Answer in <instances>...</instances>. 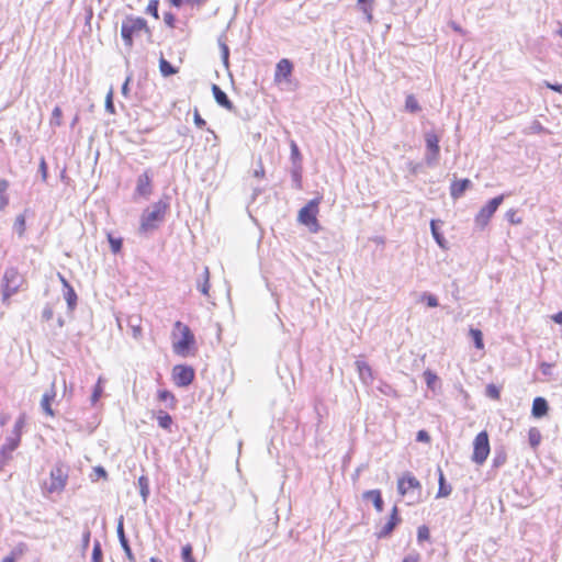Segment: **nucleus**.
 Instances as JSON below:
<instances>
[{
  "instance_id": "36",
  "label": "nucleus",
  "mask_w": 562,
  "mask_h": 562,
  "mask_svg": "<svg viewBox=\"0 0 562 562\" xmlns=\"http://www.w3.org/2000/svg\"><path fill=\"white\" fill-rule=\"evenodd\" d=\"M405 109L411 113H416L420 111V105L413 94L406 97Z\"/></svg>"
},
{
  "instance_id": "57",
  "label": "nucleus",
  "mask_w": 562,
  "mask_h": 562,
  "mask_svg": "<svg viewBox=\"0 0 562 562\" xmlns=\"http://www.w3.org/2000/svg\"><path fill=\"white\" fill-rule=\"evenodd\" d=\"M506 217L512 224H519L521 222L520 218L516 216V211L514 210H509L506 213Z\"/></svg>"
},
{
  "instance_id": "9",
  "label": "nucleus",
  "mask_w": 562,
  "mask_h": 562,
  "mask_svg": "<svg viewBox=\"0 0 562 562\" xmlns=\"http://www.w3.org/2000/svg\"><path fill=\"white\" fill-rule=\"evenodd\" d=\"M490 453V441L486 431H481L476 435L473 442L472 461L476 464H483Z\"/></svg>"
},
{
  "instance_id": "58",
  "label": "nucleus",
  "mask_w": 562,
  "mask_h": 562,
  "mask_svg": "<svg viewBox=\"0 0 562 562\" xmlns=\"http://www.w3.org/2000/svg\"><path fill=\"white\" fill-rule=\"evenodd\" d=\"M552 367H553V364H551V363L542 362V363L540 364L541 373H542L543 375H551V373H552Z\"/></svg>"
},
{
  "instance_id": "64",
  "label": "nucleus",
  "mask_w": 562,
  "mask_h": 562,
  "mask_svg": "<svg viewBox=\"0 0 562 562\" xmlns=\"http://www.w3.org/2000/svg\"><path fill=\"white\" fill-rule=\"evenodd\" d=\"M547 87L553 91H557L559 93H562V85L559 83H549L547 82Z\"/></svg>"
},
{
  "instance_id": "53",
  "label": "nucleus",
  "mask_w": 562,
  "mask_h": 562,
  "mask_svg": "<svg viewBox=\"0 0 562 562\" xmlns=\"http://www.w3.org/2000/svg\"><path fill=\"white\" fill-rule=\"evenodd\" d=\"M164 21L169 27H175L176 16L171 12H166L164 14Z\"/></svg>"
},
{
  "instance_id": "49",
  "label": "nucleus",
  "mask_w": 562,
  "mask_h": 562,
  "mask_svg": "<svg viewBox=\"0 0 562 562\" xmlns=\"http://www.w3.org/2000/svg\"><path fill=\"white\" fill-rule=\"evenodd\" d=\"M105 110L113 114L115 112L114 104H113V91L110 90L105 98Z\"/></svg>"
},
{
  "instance_id": "28",
  "label": "nucleus",
  "mask_w": 562,
  "mask_h": 562,
  "mask_svg": "<svg viewBox=\"0 0 562 562\" xmlns=\"http://www.w3.org/2000/svg\"><path fill=\"white\" fill-rule=\"evenodd\" d=\"M290 149H291L290 158L292 161V166H302V155H301L297 144L294 140H291Z\"/></svg>"
},
{
  "instance_id": "27",
  "label": "nucleus",
  "mask_w": 562,
  "mask_h": 562,
  "mask_svg": "<svg viewBox=\"0 0 562 562\" xmlns=\"http://www.w3.org/2000/svg\"><path fill=\"white\" fill-rule=\"evenodd\" d=\"M128 326L132 330L133 337L135 339H139L142 337L140 318L138 316L128 317Z\"/></svg>"
},
{
  "instance_id": "59",
  "label": "nucleus",
  "mask_w": 562,
  "mask_h": 562,
  "mask_svg": "<svg viewBox=\"0 0 562 562\" xmlns=\"http://www.w3.org/2000/svg\"><path fill=\"white\" fill-rule=\"evenodd\" d=\"M40 172L42 175L43 181H45L47 178V165L44 158H42L40 162Z\"/></svg>"
},
{
  "instance_id": "55",
  "label": "nucleus",
  "mask_w": 562,
  "mask_h": 562,
  "mask_svg": "<svg viewBox=\"0 0 562 562\" xmlns=\"http://www.w3.org/2000/svg\"><path fill=\"white\" fill-rule=\"evenodd\" d=\"M54 316V311L52 308V306L49 305H46L43 310V313H42V318L44 321H50Z\"/></svg>"
},
{
  "instance_id": "40",
  "label": "nucleus",
  "mask_w": 562,
  "mask_h": 562,
  "mask_svg": "<svg viewBox=\"0 0 562 562\" xmlns=\"http://www.w3.org/2000/svg\"><path fill=\"white\" fill-rule=\"evenodd\" d=\"M424 378H425V382L427 384V386L431 390L435 389V383L437 382L438 380V376L436 373H434L432 371L430 370H426L424 372Z\"/></svg>"
},
{
  "instance_id": "17",
  "label": "nucleus",
  "mask_w": 562,
  "mask_h": 562,
  "mask_svg": "<svg viewBox=\"0 0 562 562\" xmlns=\"http://www.w3.org/2000/svg\"><path fill=\"white\" fill-rule=\"evenodd\" d=\"M362 498L371 501L378 513H382L384 509V502L380 490L366 491L362 494Z\"/></svg>"
},
{
  "instance_id": "14",
  "label": "nucleus",
  "mask_w": 562,
  "mask_h": 562,
  "mask_svg": "<svg viewBox=\"0 0 562 562\" xmlns=\"http://www.w3.org/2000/svg\"><path fill=\"white\" fill-rule=\"evenodd\" d=\"M212 92H213V97H214L216 103L220 106H222V108H224V109H226L227 111H231V112H235L236 111L235 105L229 100V98L226 94V92L223 91L220 86L213 83L212 85Z\"/></svg>"
},
{
  "instance_id": "42",
  "label": "nucleus",
  "mask_w": 562,
  "mask_h": 562,
  "mask_svg": "<svg viewBox=\"0 0 562 562\" xmlns=\"http://www.w3.org/2000/svg\"><path fill=\"white\" fill-rule=\"evenodd\" d=\"M91 562H102V548L99 540H95L93 543Z\"/></svg>"
},
{
  "instance_id": "2",
  "label": "nucleus",
  "mask_w": 562,
  "mask_h": 562,
  "mask_svg": "<svg viewBox=\"0 0 562 562\" xmlns=\"http://www.w3.org/2000/svg\"><path fill=\"white\" fill-rule=\"evenodd\" d=\"M146 32L150 34V29L147 25V21L140 16L127 15L121 26V36L124 41L125 46L131 49L134 44V36L139 32Z\"/></svg>"
},
{
  "instance_id": "32",
  "label": "nucleus",
  "mask_w": 562,
  "mask_h": 562,
  "mask_svg": "<svg viewBox=\"0 0 562 562\" xmlns=\"http://www.w3.org/2000/svg\"><path fill=\"white\" fill-rule=\"evenodd\" d=\"M55 396V393H45L42 397V401H41V407L42 409L49 416H54V412L50 407V402L53 401Z\"/></svg>"
},
{
  "instance_id": "56",
  "label": "nucleus",
  "mask_w": 562,
  "mask_h": 562,
  "mask_svg": "<svg viewBox=\"0 0 562 562\" xmlns=\"http://www.w3.org/2000/svg\"><path fill=\"white\" fill-rule=\"evenodd\" d=\"M416 440L419 442H429L430 436L426 430H419L416 435Z\"/></svg>"
},
{
  "instance_id": "7",
  "label": "nucleus",
  "mask_w": 562,
  "mask_h": 562,
  "mask_svg": "<svg viewBox=\"0 0 562 562\" xmlns=\"http://www.w3.org/2000/svg\"><path fill=\"white\" fill-rule=\"evenodd\" d=\"M439 136L434 132L429 131L425 133V143H426V155L425 161L427 166L434 167L439 161L440 156V147H439Z\"/></svg>"
},
{
  "instance_id": "35",
  "label": "nucleus",
  "mask_w": 562,
  "mask_h": 562,
  "mask_svg": "<svg viewBox=\"0 0 562 562\" xmlns=\"http://www.w3.org/2000/svg\"><path fill=\"white\" fill-rule=\"evenodd\" d=\"M528 440H529V445L532 448H537L540 445L541 434H540L538 428L532 427V428L529 429Z\"/></svg>"
},
{
  "instance_id": "26",
  "label": "nucleus",
  "mask_w": 562,
  "mask_h": 562,
  "mask_svg": "<svg viewBox=\"0 0 562 562\" xmlns=\"http://www.w3.org/2000/svg\"><path fill=\"white\" fill-rule=\"evenodd\" d=\"M159 69L164 77H169L178 72V69L172 66L168 60H166L162 56L159 59Z\"/></svg>"
},
{
  "instance_id": "62",
  "label": "nucleus",
  "mask_w": 562,
  "mask_h": 562,
  "mask_svg": "<svg viewBox=\"0 0 562 562\" xmlns=\"http://www.w3.org/2000/svg\"><path fill=\"white\" fill-rule=\"evenodd\" d=\"M449 25L452 27L453 31L464 35L465 31L454 21H450Z\"/></svg>"
},
{
  "instance_id": "41",
  "label": "nucleus",
  "mask_w": 562,
  "mask_h": 562,
  "mask_svg": "<svg viewBox=\"0 0 562 562\" xmlns=\"http://www.w3.org/2000/svg\"><path fill=\"white\" fill-rule=\"evenodd\" d=\"M181 558H182L183 562H195L193 554H192V546L191 544H186L182 547Z\"/></svg>"
},
{
  "instance_id": "29",
  "label": "nucleus",
  "mask_w": 562,
  "mask_h": 562,
  "mask_svg": "<svg viewBox=\"0 0 562 562\" xmlns=\"http://www.w3.org/2000/svg\"><path fill=\"white\" fill-rule=\"evenodd\" d=\"M451 486L446 484L442 471L439 469V490L437 497H447L451 494Z\"/></svg>"
},
{
  "instance_id": "39",
  "label": "nucleus",
  "mask_w": 562,
  "mask_h": 562,
  "mask_svg": "<svg viewBox=\"0 0 562 562\" xmlns=\"http://www.w3.org/2000/svg\"><path fill=\"white\" fill-rule=\"evenodd\" d=\"M158 5H159V1L158 0H150L148 2V4H147V8H146V13L150 14L156 20L159 19Z\"/></svg>"
},
{
  "instance_id": "52",
  "label": "nucleus",
  "mask_w": 562,
  "mask_h": 562,
  "mask_svg": "<svg viewBox=\"0 0 562 562\" xmlns=\"http://www.w3.org/2000/svg\"><path fill=\"white\" fill-rule=\"evenodd\" d=\"M193 119H194V124L199 128H203L206 125L205 120L201 117L198 109L194 110Z\"/></svg>"
},
{
  "instance_id": "22",
  "label": "nucleus",
  "mask_w": 562,
  "mask_h": 562,
  "mask_svg": "<svg viewBox=\"0 0 562 562\" xmlns=\"http://www.w3.org/2000/svg\"><path fill=\"white\" fill-rule=\"evenodd\" d=\"M471 186V181L469 179H462L458 181H453L450 187V194L453 199H459L463 195L465 190Z\"/></svg>"
},
{
  "instance_id": "34",
  "label": "nucleus",
  "mask_w": 562,
  "mask_h": 562,
  "mask_svg": "<svg viewBox=\"0 0 562 562\" xmlns=\"http://www.w3.org/2000/svg\"><path fill=\"white\" fill-rule=\"evenodd\" d=\"M138 487H139V494L144 501V503L147 502L148 495H149V483L148 479L144 475H142L138 479Z\"/></svg>"
},
{
  "instance_id": "60",
  "label": "nucleus",
  "mask_w": 562,
  "mask_h": 562,
  "mask_svg": "<svg viewBox=\"0 0 562 562\" xmlns=\"http://www.w3.org/2000/svg\"><path fill=\"white\" fill-rule=\"evenodd\" d=\"M419 554L418 553H411L407 554L402 562H419Z\"/></svg>"
},
{
  "instance_id": "12",
  "label": "nucleus",
  "mask_w": 562,
  "mask_h": 562,
  "mask_svg": "<svg viewBox=\"0 0 562 562\" xmlns=\"http://www.w3.org/2000/svg\"><path fill=\"white\" fill-rule=\"evenodd\" d=\"M319 199L311 200L299 212V221L305 225H317L316 214L318 212Z\"/></svg>"
},
{
  "instance_id": "31",
  "label": "nucleus",
  "mask_w": 562,
  "mask_h": 562,
  "mask_svg": "<svg viewBox=\"0 0 562 562\" xmlns=\"http://www.w3.org/2000/svg\"><path fill=\"white\" fill-rule=\"evenodd\" d=\"M469 336L472 338L475 348H477V349L484 348L483 334L480 329L471 327L469 330Z\"/></svg>"
},
{
  "instance_id": "3",
  "label": "nucleus",
  "mask_w": 562,
  "mask_h": 562,
  "mask_svg": "<svg viewBox=\"0 0 562 562\" xmlns=\"http://www.w3.org/2000/svg\"><path fill=\"white\" fill-rule=\"evenodd\" d=\"M23 283L24 278L15 267L7 268L1 280L2 303L8 305L10 297L19 292Z\"/></svg>"
},
{
  "instance_id": "16",
  "label": "nucleus",
  "mask_w": 562,
  "mask_h": 562,
  "mask_svg": "<svg viewBox=\"0 0 562 562\" xmlns=\"http://www.w3.org/2000/svg\"><path fill=\"white\" fill-rule=\"evenodd\" d=\"M116 532H117L120 544H121L122 549L124 550V552L126 554V558L131 562H135V557H134V554L132 552V549L130 547V542H128V540H127V538L125 536L124 525H123V516H121L119 518Z\"/></svg>"
},
{
  "instance_id": "44",
  "label": "nucleus",
  "mask_w": 562,
  "mask_h": 562,
  "mask_svg": "<svg viewBox=\"0 0 562 562\" xmlns=\"http://www.w3.org/2000/svg\"><path fill=\"white\" fill-rule=\"evenodd\" d=\"M430 537V532H429V529L427 526L423 525V526H419L418 529H417V540L418 542H423V541H426L428 540Z\"/></svg>"
},
{
  "instance_id": "51",
  "label": "nucleus",
  "mask_w": 562,
  "mask_h": 562,
  "mask_svg": "<svg viewBox=\"0 0 562 562\" xmlns=\"http://www.w3.org/2000/svg\"><path fill=\"white\" fill-rule=\"evenodd\" d=\"M102 391L103 390H102V387L100 385V381H99L98 384L94 386V390H93V392L91 394V398L90 400H91L92 404H95L99 401V398H100V396L102 394Z\"/></svg>"
},
{
  "instance_id": "38",
  "label": "nucleus",
  "mask_w": 562,
  "mask_h": 562,
  "mask_svg": "<svg viewBox=\"0 0 562 562\" xmlns=\"http://www.w3.org/2000/svg\"><path fill=\"white\" fill-rule=\"evenodd\" d=\"M485 395L492 400L498 401L501 398V390L493 383L487 384L485 389Z\"/></svg>"
},
{
  "instance_id": "30",
  "label": "nucleus",
  "mask_w": 562,
  "mask_h": 562,
  "mask_svg": "<svg viewBox=\"0 0 562 562\" xmlns=\"http://www.w3.org/2000/svg\"><path fill=\"white\" fill-rule=\"evenodd\" d=\"M157 422L161 428L170 431V428L172 425V417L168 413H166L164 411H159V414L157 416Z\"/></svg>"
},
{
  "instance_id": "37",
  "label": "nucleus",
  "mask_w": 562,
  "mask_h": 562,
  "mask_svg": "<svg viewBox=\"0 0 562 562\" xmlns=\"http://www.w3.org/2000/svg\"><path fill=\"white\" fill-rule=\"evenodd\" d=\"M13 229L20 237L23 236L25 232V216L23 214H20L15 217Z\"/></svg>"
},
{
  "instance_id": "18",
  "label": "nucleus",
  "mask_w": 562,
  "mask_h": 562,
  "mask_svg": "<svg viewBox=\"0 0 562 562\" xmlns=\"http://www.w3.org/2000/svg\"><path fill=\"white\" fill-rule=\"evenodd\" d=\"M549 405L544 397L538 396L532 402L531 414L536 418H541L548 414Z\"/></svg>"
},
{
  "instance_id": "10",
  "label": "nucleus",
  "mask_w": 562,
  "mask_h": 562,
  "mask_svg": "<svg viewBox=\"0 0 562 562\" xmlns=\"http://www.w3.org/2000/svg\"><path fill=\"white\" fill-rule=\"evenodd\" d=\"M503 201H504L503 194L490 200L476 214V216H475L476 226H479L480 228H484L488 224L491 217L497 211L498 206L503 203Z\"/></svg>"
},
{
  "instance_id": "48",
  "label": "nucleus",
  "mask_w": 562,
  "mask_h": 562,
  "mask_svg": "<svg viewBox=\"0 0 562 562\" xmlns=\"http://www.w3.org/2000/svg\"><path fill=\"white\" fill-rule=\"evenodd\" d=\"M423 300L426 301V303L429 307H437L439 305L438 299L434 294L424 293Z\"/></svg>"
},
{
  "instance_id": "33",
  "label": "nucleus",
  "mask_w": 562,
  "mask_h": 562,
  "mask_svg": "<svg viewBox=\"0 0 562 562\" xmlns=\"http://www.w3.org/2000/svg\"><path fill=\"white\" fill-rule=\"evenodd\" d=\"M291 177L295 189L302 188V166H292Z\"/></svg>"
},
{
  "instance_id": "46",
  "label": "nucleus",
  "mask_w": 562,
  "mask_h": 562,
  "mask_svg": "<svg viewBox=\"0 0 562 562\" xmlns=\"http://www.w3.org/2000/svg\"><path fill=\"white\" fill-rule=\"evenodd\" d=\"M430 228L435 240L438 243L440 247H443L445 239L442 235L437 231L435 221H431Z\"/></svg>"
},
{
  "instance_id": "50",
  "label": "nucleus",
  "mask_w": 562,
  "mask_h": 562,
  "mask_svg": "<svg viewBox=\"0 0 562 562\" xmlns=\"http://www.w3.org/2000/svg\"><path fill=\"white\" fill-rule=\"evenodd\" d=\"M106 475H108V473H106V471H105V469L103 467H95V468H93V475H92V477H93L92 480L93 481H97V480H99L101 477L102 479H106Z\"/></svg>"
},
{
  "instance_id": "11",
  "label": "nucleus",
  "mask_w": 562,
  "mask_h": 562,
  "mask_svg": "<svg viewBox=\"0 0 562 562\" xmlns=\"http://www.w3.org/2000/svg\"><path fill=\"white\" fill-rule=\"evenodd\" d=\"M194 369L186 364H177L172 369L175 384L179 387H187L194 379Z\"/></svg>"
},
{
  "instance_id": "63",
  "label": "nucleus",
  "mask_w": 562,
  "mask_h": 562,
  "mask_svg": "<svg viewBox=\"0 0 562 562\" xmlns=\"http://www.w3.org/2000/svg\"><path fill=\"white\" fill-rule=\"evenodd\" d=\"M9 204V196L7 194L0 195V210H4Z\"/></svg>"
},
{
  "instance_id": "47",
  "label": "nucleus",
  "mask_w": 562,
  "mask_h": 562,
  "mask_svg": "<svg viewBox=\"0 0 562 562\" xmlns=\"http://www.w3.org/2000/svg\"><path fill=\"white\" fill-rule=\"evenodd\" d=\"M109 243H110V246H111V250L114 254H117L121 250V248H122V239L109 236Z\"/></svg>"
},
{
  "instance_id": "20",
  "label": "nucleus",
  "mask_w": 562,
  "mask_h": 562,
  "mask_svg": "<svg viewBox=\"0 0 562 562\" xmlns=\"http://www.w3.org/2000/svg\"><path fill=\"white\" fill-rule=\"evenodd\" d=\"M293 69V65L289 59H281L277 64L274 78L276 80H280L281 78H288Z\"/></svg>"
},
{
  "instance_id": "61",
  "label": "nucleus",
  "mask_w": 562,
  "mask_h": 562,
  "mask_svg": "<svg viewBox=\"0 0 562 562\" xmlns=\"http://www.w3.org/2000/svg\"><path fill=\"white\" fill-rule=\"evenodd\" d=\"M130 81H131V76H128L126 78V80L124 81V83L122 85V94L124 97L128 95V91H130L128 85H130Z\"/></svg>"
},
{
  "instance_id": "45",
  "label": "nucleus",
  "mask_w": 562,
  "mask_h": 562,
  "mask_svg": "<svg viewBox=\"0 0 562 562\" xmlns=\"http://www.w3.org/2000/svg\"><path fill=\"white\" fill-rule=\"evenodd\" d=\"M220 48H221V56L222 60L225 66H228V58H229V49L228 46L223 43L221 40H218Z\"/></svg>"
},
{
  "instance_id": "43",
  "label": "nucleus",
  "mask_w": 562,
  "mask_h": 562,
  "mask_svg": "<svg viewBox=\"0 0 562 562\" xmlns=\"http://www.w3.org/2000/svg\"><path fill=\"white\" fill-rule=\"evenodd\" d=\"M61 115H63L61 109L59 106H55L52 112L50 125H55V126L61 125Z\"/></svg>"
},
{
  "instance_id": "19",
  "label": "nucleus",
  "mask_w": 562,
  "mask_h": 562,
  "mask_svg": "<svg viewBox=\"0 0 562 562\" xmlns=\"http://www.w3.org/2000/svg\"><path fill=\"white\" fill-rule=\"evenodd\" d=\"M356 367H357V371H358L360 380L364 384L371 383L373 380L371 367L366 361H362V360H357Z\"/></svg>"
},
{
  "instance_id": "24",
  "label": "nucleus",
  "mask_w": 562,
  "mask_h": 562,
  "mask_svg": "<svg viewBox=\"0 0 562 562\" xmlns=\"http://www.w3.org/2000/svg\"><path fill=\"white\" fill-rule=\"evenodd\" d=\"M26 544L24 542L18 543L9 555L4 557L1 562H15L19 558H21L26 551Z\"/></svg>"
},
{
  "instance_id": "21",
  "label": "nucleus",
  "mask_w": 562,
  "mask_h": 562,
  "mask_svg": "<svg viewBox=\"0 0 562 562\" xmlns=\"http://www.w3.org/2000/svg\"><path fill=\"white\" fill-rule=\"evenodd\" d=\"M61 282L64 286L66 288V292L64 294L65 300L67 302V306L69 311H74L77 305V294L74 290V288L67 282V280L64 277H60Z\"/></svg>"
},
{
  "instance_id": "54",
  "label": "nucleus",
  "mask_w": 562,
  "mask_h": 562,
  "mask_svg": "<svg viewBox=\"0 0 562 562\" xmlns=\"http://www.w3.org/2000/svg\"><path fill=\"white\" fill-rule=\"evenodd\" d=\"M90 536H91V532L89 529H86L82 533V541H81V546H82V549L83 550H87L88 547H89V543H90Z\"/></svg>"
},
{
  "instance_id": "6",
  "label": "nucleus",
  "mask_w": 562,
  "mask_h": 562,
  "mask_svg": "<svg viewBox=\"0 0 562 562\" xmlns=\"http://www.w3.org/2000/svg\"><path fill=\"white\" fill-rule=\"evenodd\" d=\"M175 327L180 329L181 338L173 342V351L179 356L186 357L195 344L194 335L187 325L179 321L176 322Z\"/></svg>"
},
{
  "instance_id": "1",
  "label": "nucleus",
  "mask_w": 562,
  "mask_h": 562,
  "mask_svg": "<svg viewBox=\"0 0 562 562\" xmlns=\"http://www.w3.org/2000/svg\"><path fill=\"white\" fill-rule=\"evenodd\" d=\"M169 206V198L165 196L154 203L151 209L145 210L140 217L139 232L142 234H146L157 229L159 225L165 221V216Z\"/></svg>"
},
{
  "instance_id": "15",
  "label": "nucleus",
  "mask_w": 562,
  "mask_h": 562,
  "mask_svg": "<svg viewBox=\"0 0 562 562\" xmlns=\"http://www.w3.org/2000/svg\"><path fill=\"white\" fill-rule=\"evenodd\" d=\"M135 193L144 198L151 194V177L148 171L138 176Z\"/></svg>"
},
{
  "instance_id": "4",
  "label": "nucleus",
  "mask_w": 562,
  "mask_h": 562,
  "mask_svg": "<svg viewBox=\"0 0 562 562\" xmlns=\"http://www.w3.org/2000/svg\"><path fill=\"white\" fill-rule=\"evenodd\" d=\"M26 424L25 413L20 414L14 423L11 434L5 438V442L0 448V456L4 459H12V452L20 446L22 429Z\"/></svg>"
},
{
  "instance_id": "5",
  "label": "nucleus",
  "mask_w": 562,
  "mask_h": 562,
  "mask_svg": "<svg viewBox=\"0 0 562 562\" xmlns=\"http://www.w3.org/2000/svg\"><path fill=\"white\" fill-rule=\"evenodd\" d=\"M397 491L403 497L407 496L415 502L420 496L422 484L411 472H405L397 481Z\"/></svg>"
},
{
  "instance_id": "13",
  "label": "nucleus",
  "mask_w": 562,
  "mask_h": 562,
  "mask_svg": "<svg viewBox=\"0 0 562 562\" xmlns=\"http://www.w3.org/2000/svg\"><path fill=\"white\" fill-rule=\"evenodd\" d=\"M400 522L401 518L398 516V509L396 506H394L392 508L389 521L376 532V537L379 539L387 538Z\"/></svg>"
},
{
  "instance_id": "25",
  "label": "nucleus",
  "mask_w": 562,
  "mask_h": 562,
  "mask_svg": "<svg viewBox=\"0 0 562 562\" xmlns=\"http://www.w3.org/2000/svg\"><path fill=\"white\" fill-rule=\"evenodd\" d=\"M357 2L361 11L364 13L367 21L369 23L372 22V10L374 0H357Z\"/></svg>"
},
{
  "instance_id": "23",
  "label": "nucleus",
  "mask_w": 562,
  "mask_h": 562,
  "mask_svg": "<svg viewBox=\"0 0 562 562\" xmlns=\"http://www.w3.org/2000/svg\"><path fill=\"white\" fill-rule=\"evenodd\" d=\"M196 288L203 295H209V290H210L209 267H204L202 276L196 280Z\"/></svg>"
},
{
  "instance_id": "8",
  "label": "nucleus",
  "mask_w": 562,
  "mask_h": 562,
  "mask_svg": "<svg viewBox=\"0 0 562 562\" xmlns=\"http://www.w3.org/2000/svg\"><path fill=\"white\" fill-rule=\"evenodd\" d=\"M50 483L47 485L48 493L61 492L67 483L68 471L63 463H56L50 470Z\"/></svg>"
}]
</instances>
